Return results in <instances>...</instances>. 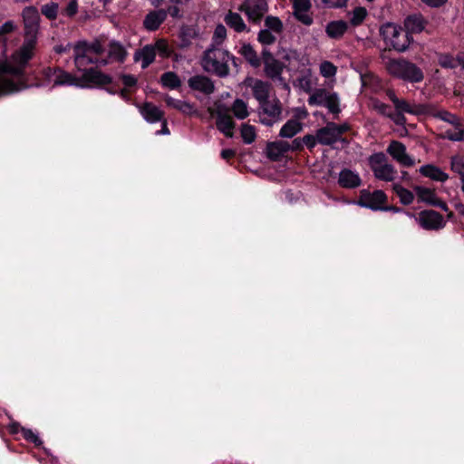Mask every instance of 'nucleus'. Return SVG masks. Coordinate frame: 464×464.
Wrapping results in <instances>:
<instances>
[{
	"label": "nucleus",
	"mask_w": 464,
	"mask_h": 464,
	"mask_svg": "<svg viewBox=\"0 0 464 464\" xmlns=\"http://www.w3.org/2000/svg\"><path fill=\"white\" fill-rule=\"evenodd\" d=\"M103 47L99 42L88 44L78 42L73 45V60L78 74L61 68H46L43 71L44 85L75 86L79 88L102 87L111 82V78L96 70L99 65H105Z\"/></svg>",
	"instance_id": "obj_1"
},
{
	"label": "nucleus",
	"mask_w": 464,
	"mask_h": 464,
	"mask_svg": "<svg viewBox=\"0 0 464 464\" xmlns=\"http://www.w3.org/2000/svg\"><path fill=\"white\" fill-rule=\"evenodd\" d=\"M25 39L20 49L15 52L5 63L0 67V81H7L12 77L19 92L29 87L25 81L24 70L34 55L36 44V34L39 28V13L34 6L25 7L23 11Z\"/></svg>",
	"instance_id": "obj_2"
},
{
	"label": "nucleus",
	"mask_w": 464,
	"mask_h": 464,
	"mask_svg": "<svg viewBox=\"0 0 464 464\" xmlns=\"http://www.w3.org/2000/svg\"><path fill=\"white\" fill-rule=\"evenodd\" d=\"M234 60L226 49L210 45L204 52L200 64L205 72L224 78L229 73V62Z\"/></svg>",
	"instance_id": "obj_3"
},
{
	"label": "nucleus",
	"mask_w": 464,
	"mask_h": 464,
	"mask_svg": "<svg viewBox=\"0 0 464 464\" xmlns=\"http://www.w3.org/2000/svg\"><path fill=\"white\" fill-rule=\"evenodd\" d=\"M385 68L388 72L398 79L409 82H420L424 74L416 64L404 59H388L382 58Z\"/></svg>",
	"instance_id": "obj_4"
},
{
	"label": "nucleus",
	"mask_w": 464,
	"mask_h": 464,
	"mask_svg": "<svg viewBox=\"0 0 464 464\" xmlns=\"http://www.w3.org/2000/svg\"><path fill=\"white\" fill-rule=\"evenodd\" d=\"M380 35L385 44L399 53L405 52L413 39L400 25L394 23H386L380 27Z\"/></svg>",
	"instance_id": "obj_5"
},
{
	"label": "nucleus",
	"mask_w": 464,
	"mask_h": 464,
	"mask_svg": "<svg viewBox=\"0 0 464 464\" xmlns=\"http://www.w3.org/2000/svg\"><path fill=\"white\" fill-rule=\"evenodd\" d=\"M167 58L171 54V49L164 39H158L154 44H146L137 50L134 53V60L140 63L142 69L148 68L156 58V55Z\"/></svg>",
	"instance_id": "obj_6"
},
{
	"label": "nucleus",
	"mask_w": 464,
	"mask_h": 464,
	"mask_svg": "<svg viewBox=\"0 0 464 464\" xmlns=\"http://www.w3.org/2000/svg\"><path fill=\"white\" fill-rule=\"evenodd\" d=\"M309 94L307 102L310 106H322L325 107L330 113H340V100L336 92L318 88L312 90Z\"/></svg>",
	"instance_id": "obj_7"
},
{
	"label": "nucleus",
	"mask_w": 464,
	"mask_h": 464,
	"mask_svg": "<svg viewBox=\"0 0 464 464\" xmlns=\"http://www.w3.org/2000/svg\"><path fill=\"white\" fill-rule=\"evenodd\" d=\"M371 169L377 179L390 182L393 181L397 170L395 168L387 162L385 155L382 152L372 155L369 159Z\"/></svg>",
	"instance_id": "obj_8"
},
{
	"label": "nucleus",
	"mask_w": 464,
	"mask_h": 464,
	"mask_svg": "<svg viewBox=\"0 0 464 464\" xmlns=\"http://www.w3.org/2000/svg\"><path fill=\"white\" fill-rule=\"evenodd\" d=\"M407 215L414 218L420 227L425 230H439L446 226L443 216L435 210H423L417 217L411 213Z\"/></svg>",
	"instance_id": "obj_9"
},
{
	"label": "nucleus",
	"mask_w": 464,
	"mask_h": 464,
	"mask_svg": "<svg viewBox=\"0 0 464 464\" xmlns=\"http://www.w3.org/2000/svg\"><path fill=\"white\" fill-rule=\"evenodd\" d=\"M348 130L346 124H335L329 122L325 127L321 128L316 132V139L320 144L331 145L341 138L342 134Z\"/></svg>",
	"instance_id": "obj_10"
},
{
	"label": "nucleus",
	"mask_w": 464,
	"mask_h": 464,
	"mask_svg": "<svg viewBox=\"0 0 464 464\" xmlns=\"http://www.w3.org/2000/svg\"><path fill=\"white\" fill-rule=\"evenodd\" d=\"M239 10L243 12L252 23H260L262 17L268 10L267 1L265 0H245Z\"/></svg>",
	"instance_id": "obj_11"
},
{
	"label": "nucleus",
	"mask_w": 464,
	"mask_h": 464,
	"mask_svg": "<svg viewBox=\"0 0 464 464\" xmlns=\"http://www.w3.org/2000/svg\"><path fill=\"white\" fill-rule=\"evenodd\" d=\"M259 105L261 109L260 121L264 125L271 126L279 120L282 109L278 99H268Z\"/></svg>",
	"instance_id": "obj_12"
},
{
	"label": "nucleus",
	"mask_w": 464,
	"mask_h": 464,
	"mask_svg": "<svg viewBox=\"0 0 464 464\" xmlns=\"http://www.w3.org/2000/svg\"><path fill=\"white\" fill-rule=\"evenodd\" d=\"M386 200L387 196L382 190H374L373 192H370L363 189L360 192V198L356 204L372 210H381L382 209V205Z\"/></svg>",
	"instance_id": "obj_13"
},
{
	"label": "nucleus",
	"mask_w": 464,
	"mask_h": 464,
	"mask_svg": "<svg viewBox=\"0 0 464 464\" xmlns=\"http://www.w3.org/2000/svg\"><path fill=\"white\" fill-rule=\"evenodd\" d=\"M265 73L272 81L279 82L285 89L289 90L288 84L282 77L284 66L282 63L275 59L272 55H268L264 59Z\"/></svg>",
	"instance_id": "obj_14"
},
{
	"label": "nucleus",
	"mask_w": 464,
	"mask_h": 464,
	"mask_svg": "<svg viewBox=\"0 0 464 464\" xmlns=\"http://www.w3.org/2000/svg\"><path fill=\"white\" fill-rule=\"evenodd\" d=\"M387 152L403 167H411L415 164L414 159L407 153L406 147L400 141H392L387 148Z\"/></svg>",
	"instance_id": "obj_15"
},
{
	"label": "nucleus",
	"mask_w": 464,
	"mask_h": 464,
	"mask_svg": "<svg viewBox=\"0 0 464 464\" xmlns=\"http://www.w3.org/2000/svg\"><path fill=\"white\" fill-rule=\"evenodd\" d=\"M316 84V78L313 75L310 68H304L300 71L299 75L294 82L295 87L300 89L305 93H309L314 90V86Z\"/></svg>",
	"instance_id": "obj_16"
},
{
	"label": "nucleus",
	"mask_w": 464,
	"mask_h": 464,
	"mask_svg": "<svg viewBox=\"0 0 464 464\" xmlns=\"http://www.w3.org/2000/svg\"><path fill=\"white\" fill-rule=\"evenodd\" d=\"M338 184L344 188H356L361 186L362 179L358 172L350 169H343L339 172Z\"/></svg>",
	"instance_id": "obj_17"
},
{
	"label": "nucleus",
	"mask_w": 464,
	"mask_h": 464,
	"mask_svg": "<svg viewBox=\"0 0 464 464\" xmlns=\"http://www.w3.org/2000/svg\"><path fill=\"white\" fill-rule=\"evenodd\" d=\"M293 7L294 15L299 22L305 25L313 24V18L309 14L311 8L310 0H295Z\"/></svg>",
	"instance_id": "obj_18"
},
{
	"label": "nucleus",
	"mask_w": 464,
	"mask_h": 464,
	"mask_svg": "<svg viewBox=\"0 0 464 464\" xmlns=\"http://www.w3.org/2000/svg\"><path fill=\"white\" fill-rule=\"evenodd\" d=\"M419 172L425 178L441 183L446 182L450 178L448 173L433 164L422 165Z\"/></svg>",
	"instance_id": "obj_19"
},
{
	"label": "nucleus",
	"mask_w": 464,
	"mask_h": 464,
	"mask_svg": "<svg viewBox=\"0 0 464 464\" xmlns=\"http://www.w3.org/2000/svg\"><path fill=\"white\" fill-rule=\"evenodd\" d=\"M414 191L419 198V200L422 202H426L432 206H439L446 209V205L441 203L438 198L435 191L430 188L416 186L414 187Z\"/></svg>",
	"instance_id": "obj_20"
},
{
	"label": "nucleus",
	"mask_w": 464,
	"mask_h": 464,
	"mask_svg": "<svg viewBox=\"0 0 464 464\" xmlns=\"http://www.w3.org/2000/svg\"><path fill=\"white\" fill-rule=\"evenodd\" d=\"M387 95L389 99L394 104V107L396 111L401 112V113H409V114H419L421 112V109L420 106L411 104L407 102L405 100H400L397 98L395 93L392 91H389L387 92Z\"/></svg>",
	"instance_id": "obj_21"
},
{
	"label": "nucleus",
	"mask_w": 464,
	"mask_h": 464,
	"mask_svg": "<svg viewBox=\"0 0 464 464\" xmlns=\"http://www.w3.org/2000/svg\"><path fill=\"white\" fill-rule=\"evenodd\" d=\"M188 85L191 89L210 94L214 92V84L210 79L203 75H196L188 80Z\"/></svg>",
	"instance_id": "obj_22"
},
{
	"label": "nucleus",
	"mask_w": 464,
	"mask_h": 464,
	"mask_svg": "<svg viewBox=\"0 0 464 464\" xmlns=\"http://www.w3.org/2000/svg\"><path fill=\"white\" fill-rule=\"evenodd\" d=\"M348 23L343 20L329 22L325 26V33L331 39H341L348 30Z\"/></svg>",
	"instance_id": "obj_23"
},
{
	"label": "nucleus",
	"mask_w": 464,
	"mask_h": 464,
	"mask_svg": "<svg viewBox=\"0 0 464 464\" xmlns=\"http://www.w3.org/2000/svg\"><path fill=\"white\" fill-rule=\"evenodd\" d=\"M167 17V11L157 10L149 13L144 21V27L149 31L157 30Z\"/></svg>",
	"instance_id": "obj_24"
},
{
	"label": "nucleus",
	"mask_w": 464,
	"mask_h": 464,
	"mask_svg": "<svg viewBox=\"0 0 464 464\" xmlns=\"http://www.w3.org/2000/svg\"><path fill=\"white\" fill-rule=\"evenodd\" d=\"M224 21L226 24L233 29L237 33H248L250 29L247 27V25L245 24L243 18L241 15L235 12H228L225 17Z\"/></svg>",
	"instance_id": "obj_25"
},
{
	"label": "nucleus",
	"mask_w": 464,
	"mask_h": 464,
	"mask_svg": "<svg viewBox=\"0 0 464 464\" xmlns=\"http://www.w3.org/2000/svg\"><path fill=\"white\" fill-rule=\"evenodd\" d=\"M291 146L286 141H274L270 142L266 146L267 157L273 160H276L281 158L285 153L289 151Z\"/></svg>",
	"instance_id": "obj_26"
},
{
	"label": "nucleus",
	"mask_w": 464,
	"mask_h": 464,
	"mask_svg": "<svg viewBox=\"0 0 464 464\" xmlns=\"http://www.w3.org/2000/svg\"><path fill=\"white\" fill-rule=\"evenodd\" d=\"M251 89L259 104L269 99L270 85L261 80H252Z\"/></svg>",
	"instance_id": "obj_27"
},
{
	"label": "nucleus",
	"mask_w": 464,
	"mask_h": 464,
	"mask_svg": "<svg viewBox=\"0 0 464 464\" xmlns=\"http://www.w3.org/2000/svg\"><path fill=\"white\" fill-rule=\"evenodd\" d=\"M140 111L143 118L151 123L160 121L163 118V113L160 108L150 102L140 107Z\"/></svg>",
	"instance_id": "obj_28"
},
{
	"label": "nucleus",
	"mask_w": 464,
	"mask_h": 464,
	"mask_svg": "<svg viewBox=\"0 0 464 464\" xmlns=\"http://www.w3.org/2000/svg\"><path fill=\"white\" fill-rule=\"evenodd\" d=\"M216 124L218 130L221 131L225 136L228 138L233 137L235 123L229 115L218 112Z\"/></svg>",
	"instance_id": "obj_29"
},
{
	"label": "nucleus",
	"mask_w": 464,
	"mask_h": 464,
	"mask_svg": "<svg viewBox=\"0 0 464 464\" xmlns=\"http://www.w3.org/2000/svg\"><path fill=\"white\" fill-rule=\"evenodd\" d=\"M404 26L405 32L411 35V34L420 33L424 29L425 24L421 15L413 14L404 20Z\"/></svg>",
	"instance_id": "obj_30"
},
{
	"label": "nucleus",
	"mask_w": 464,
	"mask_h": 464,
	"mask_svg": "<svg viewBox=\"0 0 464 464\" xmlns=\"http://www.w3.org/2000/svg\"><path fill=\"white\" fill-rule=\"evenodd\" d=\"M303 123L298 120H288L281 128L279 136L282 138H293L295 135L302 131Z\"/></svg>",
	"instance_id": "obj_31"
},
{
	"label": "nucleus",
	"mask_w": 464,
	"mask_h": 464,
	"mask_svg": "<svg viewBox=\"0 0 464 464\" xmlns=\"http://www.w3.org/2000/svg\"><path fill=\"white\" fill-rule=\"evenodd\" d=\"M166 103L169 107L176 109V110L179 111L180 112L187 114V115H191L196 112L194 106L186 101L177 100V99L168 96L166 98Z\"/></svg>",
	"instance_id": "obj_32"
},
{
	"label": "nucleus",
	"mask_w": 464,
	"mask_h": 464,
	"mask_svg": "<svg viewBox=\"0 0 464 464\" xmlns=\"http://www.w3.org/2000/svg\"><path fill=\"white\" fill-rule=\"evenodd\" d=\"M444 137L452 141L464 140L463 122L459 120L457 123L451 124L450 127L445 130Z\"/></svg>",
	"instance_id": "obj_33"
},
{
	"label": "nucleus",
	"mask_w": 464,
	"mask_h": 464,
	"mask_svg": "<svg viewBox=\"0 0 464 464\" xmlns=\"http://www.w3.org/2000/svg\"><path fill=\"white\" fill-rule=\"evenodd\" d=\"M392 189L400 198V201L403 205H410L414 200V194L409 189L403 188L399 183L392 184Z\"/></svg>",
	"instance_id": "obj_34"
},
{
	"label": "nucleus",
	"mask_w": 464,
	"mask_h": 464,
	"mask_svg": "<svg viewBox=\"0 0 464 464\" xmlns=\"http://www.w3.org/2000/svg\"><path fill=\"white\" fill-rule=\"evenodd\" d=\"M239 53L252 66L257 67L260 64L259 58L251 44H244Z\"/></svg>",
	"instance_id": "obj_35"
},
{
	"label": "nucleus",
	"mask_w": 464,
	"mask_h": 464,
	"mask_svg": "<svg viewBox=\"0 0 464 464\" xmlns=\"http://www.w3.org/2000/svg\"><path fill=\"white\" fill-rule=\"evenodd\" d=\"M265 28L273 33L276 36L280 35L283 32V23L277 16L267 15L265 18Z\"/></svg>",
	"instance_id": "obj_36"
},
{
	"label": "nucleus",
	"mask_w": 464,
	"mask_h": 464,
	"mask_svg": "<svg viewBox=\"0 0 464 464\" xmlns=\"http://www.w3.org/2000/svg\"><path fill=\"white\" fill-rule=\"evenodd\" d=\"M161 84L170 90L177 89L180 86L181 81L179 77L173 72H167L160 77Z\"/></svg>",
	"instance_id": "obj_37"
},
{
	"label": "nucleus",
	"mask_w": 464,
	"mask_h": 464,
	"mask_svg": "<svg viewBox=\"0 0 464 464\" xmlns=\"http://www.w3.org/2000/svg\"><path fill=\"white\" fill-rule=\"evenodd\" d=\"M124 47L119 43H112L110 45L108 56L111 60L122 62L126 57Z\"/></svg>",
	"instance_id": "obj_38"
},
{
	"label": "nucleus",
	"mask_w": 464,
	"mask_h": 464,
	"mask_svg": "<svg viewBox=\"0 0 464 464\" xmlns=\"http://www.w3.org/2000/svg\"><path fill=\"white\" fill-rule=\"evenodd\" d=\"M232 111L238 120L246 119L249 112L247 104L241 99H237L232 104Z\"/></svg>",
	"instance_id": "obj_39"
},
{
	"label": "nucleus",
	"mask_w": 464,
	"mask_h": 464,
	"mask_svg": "<svg viewBox=\"0 0 464 464\" xmlns=\"http://www.w3.org/2000/svg\"><path fill=\"white\" fill-rule=\"evenodd\" d=\"M5 63V60L0 63V67ZM19 92V87H15L12 77L7 81H0V97L7 94H13Z\"/></svg>",
	"instance_id": "obj_40"
},
{
	"label": "nucleus",
	"mask_w": 464,
	"mask_h": 464,
	"mask_svg": "<svg viewBox=\"0 0 464 464\" xmlns=\"http://www.w3.org/2000/svg\"><path fill=\"white\" fill-rule=\"evenodd\" d=\"M240 133L242 140L246 144L253 143L256 137V128L247 123L242 124Z\"/></svg>",
	"instance_id": "obj_41"
},
{
	"label": "nucleus",
	"mask_w": 464,
	"mask_h": 464,
	"mask_svg": "<svg viewBox=\"0 0 464 464\" xmlns=\"http://www.w3.org/2000/svg\"><path fill=\"white\" fill-rule=\"evenodd\" d=\"M350 24L353 26L360 25L367 16V10L364 7H355L350 14Z\"/></svg>",
	"instance_id": "obj_42"
},
{
	"label": "nucleus",
	"mask_w": 464,
	"mask_h": 464,
	"mask_svg": "<svg viewBox=\"0 0 464 464\" xmlns=\"http://www.w3.org/2000/svg\"><path fill=\"white\" fill-rule=\"evenodd\" d=\"M450 169L459 176V179H464V158L459 155L450 158Z\"/></svg>",
	"instance_id": "obj_43"
},
{
	"label": "nucleus",
	"mask_w": 464,
	"mask_h": 464,
	"mask_svg": "<svg viewBox=\"0 0 464 464\" xmlns=\"http://www.w3.org/2000/svg\"><path fill=\"white\" fill-rule=\"evenodd\" d=\"M320 74L324 78H333L335 76L337 72L336 66L329 62V61H324L321 63L319 66Z\"/></svg>",
	"instance_id": "obj_44"
},
{
	"label": "nucleus",
	"mask_w": 464,
	"mask_h": 464,
	"mask_svg": "<svg viewBox=\"0 0 464 464\" xmlns=\"http://www.w3.org/2000/svg\"><path fill=\"white\" fill-rule=\"evenodd\" d=\"M227 37V29L223 24H218L215 28L211 45L219 47Z\"/></svg>",
	"instance_id": "obj_45"
},
{
	"label": "nucleus",
	"mask_w": 464,
	"mask_h": 464,
	"mask_svg": "<svg viewBox=\"0 0 464 464\" xmlns=\"http://www.w3.org/2000/svg\"><path fill=\"white\" fill-rule=\"evenodd\" d=\"M277 36L266 28L261 29L257 35V40L264 45H271L276 41Z\"/></svg>",
	"instance_id": "obj_46"
},
{
	"label": "nucleus",
	"mask_w": 464,
	"mask_h": 464,
	"mask_svg": "<svg viewBox=\"0 0 464 464\" xmlns=\"http://www.w3.org/2000/svg\"><path fill=\"white\" fill-rule=\"evenodd\" d=\"M58 4L56 3H50L47 5H44L42 7V14L46 16L48 19H54L57 16L58 13Z\"/></svg>",
	"instance_id": "obj_47"
},
{
	"label": "nucleus",
	"mask_w": 464,
	"mask_h": 464,
	"mask_svg": "<svg viewBox=\"0 0 464 464\" xmlns=\"http://www.w3.org/2000/svg\"><path fill=\"white\" fill-rule=\"evenodd\" d=\"M435 117L450 123V125L453 123H457L460 120L458 116H456L455 114H452L447 111H438L435 114Z\"/></svg>",
	"instance_id": "obj_48"
},
{
	"label": "nucleus",
	"mask_w": 464,
	"mask_h": 464,
	"mask_svg": "<svg viewBox=\"0 0 464 464\" xmlns=\"http://www.w3.org/2000/svg\"><path fill=\"white\" fill-rule=\"evenodd\" d=\"M22 432L26 440L31 441L37 446L42 444V440H40L38 435L32 430L22 428Z\"/></svg>",
	"instance_id": "obj_49"
},
{
	"label": "nucleus",
	"mask_w": 464,
	"mask_h": 464,
	"mask_svg": "<svg viewBox=\"0 0 464 464\" xmlns=\"http://www.w3.org/2000/svg\"><path fill=\"white\" fill-rule=\"evenodd\" d=\"M439 63L444 68H455L458 65V62L448 54L441 55L439 59Z\"/></svg>",
	"instance_id": "obj_50"
},
{
	"label": "nucleus",
	"mask_w": 464,
	"mask_h": 464,
	"mask_svg": "<svg viewBox=\"0 0 464 464\" xmlns=\"http://www.w3.org/2000/svg\"><path fill=\"white\" fill-rule=\"evenodd\" d=\"M373 108L381 114L389 117L392 112L391 107L380 101L373 102Z\"/></svg>",
	"instance_id": "obj_51"
},
{
	"label": "nucleus",
	"mask_w": 464,
	"mask_h": 464,
	"mask_svg": "<svg viewBox=\"0 0 464 464\" xmlns=\"http://www.w3.org/2000/svg\"><path fill=\"white\" fill-rule=\"evenodd\" d=\"M196 35V32L193 28H186L181 31L180 38H181V46L186 47L189 45L188 37H193Z\"/></svg>",
	"instance_id": "obj_52"
},
{
	"label": "nucleus",
	"mask_w": 464,
	"mask_h": 464,
	"mask_svg": "<svg viewBox=\"0 0 464 464\" xmlns=\"http://www.w3.org/2000/svg\"><path fill=\"white\" fill-rule=\"evenodd\" d=\"M78 11V3L76 0H71L63 10V14L69 17L76 14Z\"/></svg>",
	"instance_id": "obj_53"
},
{
	"label": "nucleus",
	"mask_w": 464,
	"mask_h": 464,
	"mask_svg": "<svg viewBox=\"0 0 464 464\" xmlns=\"http://www.w3.org/2000/svg\"><path fill=\"white\" fill-rule=\"evenodd\" d=\"M122 84L126 89H130L137 83V79L133 75L125 74L121 76Z\"/></svg>",
	"instance_id": "obj_54"
},
{
	"label": "nucleus",
	"mask_w": 464,
	"mask_h": 464,
	"mask_svg": "<svg viewBox=\"0 0 464 464\" xmlns=\"http://www.w3.org/2000/svg\"><path fill=\"white\" fill-rule=\"evenodd\" d=\"M389 118L397 125H404L406 119L403 113L396 111L395 112H392Z\"/></svg>",
	"instance_id": "obj_55"
},
{
	"label": "nucleus",
	"mask_w": 464,
	"mask_h": 464,
	"mask_svg": "<svg viewBox=\"0 0 464 464\" xmlns=\"http://www.w3.org/2000/svg\"><path fill=\"white\" fill-rule=\"evenodd\" d=\"M302 141H303V144H304L310 150L314 149V146L316 145V142H318L317 139H316V135L313 136L310 134L304 135L302 139Z\"/></svg>",
	"instance_id": "obj_56"
},
{
	"label": "nucleus",
	"mask_w": 464,
	"mask_h": 464,
	"mask_svg": "<svg viewBox=\"0 0 464 464\" xmlns=\"http://www.w3.org/2000/svg\"><path fill=\"white\" fill-rule=\"evenodd\" d=\"M348 0H321V2L328 7H343Z\"/></svg>",
	"instance_id": "obj_57"
},
{
	"label": "nucleus",
	"mask_w": 464,
	"mask_h": 464,
	"mask_svg": "<svg viewBox=\"0 0 464 464\" xmlns=\"http://www.w3.org/2000/svg\"><path fill=\"white\" fill-rule=\"evenodd\" d=\"M307 116H308V111L304 107H299L295 111V120H298L299 121L306 119Z\"/></svg>",
	"instance_id": "obj_58"
},
{
	"label": "nucleus",
	"mask_w": 464,
	"mask_h": 464,
	"mask_svg": "<svg viewBox=\"0 0 464 464\" xmlns=\"http://www.w3.org/2000/svg\"><path fill=\"white\" fill-rule=\"evenodd\" d=\"M14 29V24L12 21H7L0 26V31L3 35L12 32Z\"/></svg>",
	"instance_id": "obj_59"
},
{
	"label": "nucleus",
	"mask_w": 464,
	"mask_h": 464,
	"mask_svg": "<svg viewBox=\"0 0 464 464\" xmlns=\"http://www.w3.org/2000/svg\"><path fill=\"white\" fill-rule=\"evenodd\" d=\"M424 4L431 7H439L443 5L447 0H421Z\"/></svg>",
	"instance_id": "obj_60"
},
{
	"label": "nucleus",
	"mask_w": 464,
	"mask_h": 464,
	"mask_svg": "<svg viewBox=\"0 0 464 464\" xmlns=\"http://www.w3.org/2000/svg\"><path fill=\"white\" fill-rule=\"evenodd\" d=\"M167 14L173 18L180 17L179 8L177 5L169 7Z\"/></svg>",
	"instance_id": "obj_61"
},
{
	"label": "nucleus",
	"mask_w": 464,
	"mask_h": 464,
	"mask_svg": "<svg viewBox=\"0 0 464 464\" xmlns=\"http://www.w3.org/2000/svg\"><path fill=\"white\" fill-rule=\"evenodd\" d=\"M235 154H236V151L234 150H231V149H226V150H223L221 151V157L224 160H228V159L234 157Z\"/></svg>",
	"instance_id": "obj_62"
},
{
	"label": "nucleus",
	"mask_w": 464,
	"mask_h": 464,
	"mask_svg": "<svg viewBox=\"0 0 464 464\" xmlns=\"http://www.w3.org/2000/svg\"><path fill=\"white\" fill-rule=\"evenodd\" d=\"M290 146V150H299L303 148V141L300 139H295Z\"/></svg>",
	"instance_id": "obj_63"
},
{
	"label": "nucleus",
	"mask_w": 464,
	"mask_h": 464,
	"mask_svg": "<svg viewBox=\"0 0 464 464\" xmlns=\"http://www.w3.org/2000/svg\"><path fill=\"white\" fill-rule=\"evenodd\" d=\"M169 133H170V132H169V128H168V126H167V122H166V121H163V122H162V128H161V130H157V131H156V134H157V135H160V134H163V135H169Z\"/></svg>",
	"instance_id": "obj_64"
}]
</instances>
